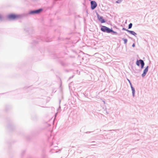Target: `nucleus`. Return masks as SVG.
<instances>
[{
	"instance_id": "obj_1",
	"label": "nucleus",
	"mask_w": 158,
	"mask_h": 158,
	"mask_svg": "<svg viewBox=\"0 0 158 158\" xmlns=\"http://www.w3.org/2000/svg\"><path fill=\"white\" fill-rule=\"evenodd\" d=\"M101 30L102 31L107 33H110L112 31V30L109 29L105 26H102L101 28Z\"/></svg>"
},
{
	"instance_id": "obj_2",
	"label": "nucleus",
	"mask_w": 158,
	"mask_h": 158,
	"mask_svg": "<svg viewBox=\"0 0 158 158\" xmlns=\"http://www.w3.org/2000/svg\"><path fill=\"white\" fill-rule=\"evenodd\" d=\"M19 17V16L15 14L10 15L8 16V18L10 19H17Z\"/></svg>"
},
{
	"instance_id": "obj_3",
	"label": "nucleus",
	"mask_w": 158,
	"mask_h": 158,
	"mask_svg": "<svg viewBox=\"0 0 158 158\" xmlns=\"http://www.w3.org/2000/svg\"><path fill=\"white\" fill-rule=\"evenodd\" d=\"M136 64L138 66H139L140 65V64L141 65V68L142 69L143 68L144 65L143 61L141 60H137L136 62Z\"/></svg>"
},
{
	"instance_id": "obj_4",
	"label": "nucleus",
	"mask_w": 158,
	"mask_h": 158,
	"mask_svg": "<svg viewBox=\"0 0 158 158\" xmlns=\"http://www.w3.org/2000/svg\"><path fill=\"white\" fill-rule=\"evenodd\" d=\"M96 2L94 1L91 2V7L92 10L94 9L97 6Z\"/></svg>"
},
{
	"instance_id": "obj_5",
	"label": "nucleus",
	"mask_w": 158,
	"mask_h": 158,
	"mask_svg": "<svg viewBox=\"0 0 158 158\" xmlns=\"http://www.w3.org/2000/svg\"><path fill=\"white\" fill-rule=\"evenodd\" d=\"M97 17L98 20L101 23H104L105 22L104 19H103V17L100 16L98 14H97Z\"/></svg>"
},
{
	"instance_id": "obj_6",
	"label": "nucleus",
	"mask_w": 158,
	"mask_h": 158,
	"mask_svg": "<svg viewBox=\"0 0 158 158\" xmlns=\"http://www.w3.org/2000/svg\"><path fill=\"white\" fill-rule=\"evenodd\" d=\"M148 66L147 67H146V68L144 70L143 73L142 74V77H144L145 76L146 73H147V72L148 71Z\"/></svg>"
},
{
	"instance_id": "obj_7",
	"label": "nucleus",
	"mask_w": 158,
	"mask_h": 158,
	"mask_svg": "<svg viewBox=\"0 0 158 158\" xmlns=\"http://www.w3.org/2000/svg\"><path fill=\"white\" fill-rule=\"evenodd\" d=\"M41 10H42L41 9H39V10H37L32 11L30 12V13L31 14L39 13H40V12L41 11Z\"/></svg>"
},
{
	"instance_id": "obj_8",
	"label": "nucleus",
	"mask_w": 158,
	"mask_h": 158,
	"mask_svg": "<svg viewBox=\"0 0 158 158\" xmlns=\"http://www.w3.org/2000/svg\"><path fill=\"white\" fill-rule=\"evenodd\" d=\"M127 31L129 32L131 34L134 35H136V34L134 31H129L128 30H127Z\"/></svg>"
},
{
	"instance_id": "obj_9",
	"label": "nucleus",
	"mask_w": 158,
	"mask_h": 158,
	"mask_svg": "<svg viewBox=\"0 0 158 158\" xmlns=\"http://www.w3.org/2000/svg\"><path fill=\"white\" fill-rule=\"evenodd\" d=\"M131 88L132 90V91L133 94L134 95L135 93V89L133 87H132L131 86Z\"/></svg>"
},
{
	"instance_id": "obj_10",
	"label": "nucleus",
	"mask_w": 158,
	"mask_h": 158,
	"mask_svg": "<svg viewBox=\"0 0 158 158\" xmlns=\"http://www.w3.org/2000/svg\"><path fill=\"white\" fill-rule=\"evenodd\" d=\"M132 23H130L129 25L128 28L129 29L131 28L132 27Z\"/></svg>"
},
{
	"instance_id": "obj_11",
	"label": "nucleus",
	"mask_w": 158,
	"mask_h": 158,
	"mask_svg": "<svg viewBox=\"0 0 158 158\" xmlns=\"http://www.w3.org/2000/svg\"><path fill=\"white\" fill-rule=\"evenodd\" d=\"M123 40L124 41V43L125 44L127 43V40L126 39H123Z\"/></svg>"
},
{
	"instance_id": "obj_12",
	"label": "nucleus",
	"mask_w": 158,
	"mask_h": 158,
	"mask_svg": "<svg viewBox=\"0 0 158 158\" xmlns=\"http://www.w3.org/2000/svg\"><path fill=\"white\" fill-rule=\"evenodd\" d=\"M121 2V0H118L116 1L117 3H119Z\"/></svg>"
},
{
	"instance_id": "obj_13",
	"label": "nucleus",
	"mask_w": 158,
	"mask_h": 158,
	"mask_svg": "<svg viewBox=\"0 0 158 158\" xmlns=\"http://www.w3.org/2000/svg\"><path fill=\"white\" fill-rule=\"evenodd\" d=\"M111 32H113V33H115V34H117L116 32L114 31L113 30H112V31Z\"/></svg>"
},
{
	"instance_id": "obj_14",
	"label": "nucleus",
	"mask_w": 158,
	"mask_h": 158,
	"mask_svg": "<svg viewBox=\"0 0 158 158\" xmlns=\"http://www.w3.org/2000/svg\"><path fill=\"white\" fill-rule=\"evenodd\" d=\"M132 46L133 47H134L135 46V44H134L133 45H132Z\"/></svg>"
},
{
	"instance_id": "obj_15",
	"label": "nucleus",
	"mask_w": 158,
	"mask_h": 158,
	"mask_svg": "<svg viewBox=\"0 0 158 158\" xmlns=\"http://www.w3.org/2000/svg\"><path fill=\"white\" fill-rule=\"evenodd\" d=\"M1 18V16H0V18Z\"/></svg>"
}]
</instances>
